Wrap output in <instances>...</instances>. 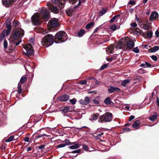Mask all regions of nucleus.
<instances>
[{
  "label": "nucleus",
  "mask_w": 159,
  "mask_h": 159,
  "mask_svg": "<svg viewBox=\"0 0 159 159\" xmlns=\"http://www.w3.org/2000/svg\"><path fill=\"white\" fill-rule=\"evenodd\" d=\"M40 14L39 16L38 13H35L32 16V21L33 25H40L42 23V21L40 19V16L45 21H48L50 18V13L46 9H42Z\"/></svg>",
  "instance_id": "f257e3e1"
},
{
  "label": "nucleus",
  "mask_w": 159,
  "mask_h": 159,
  "mask_svg": "<svg viewBox=\"0 0 159 159\" xmlns=\"http://www.w3.org/2000/svg\"><path fill=\"white\" fill-rule=\"evenodd\" d=\"M123 45H124L123 47L124 49L125 48L126 49L130 50L134 46V43L132 39H129L128 40L124 39L123 41H120L117 45V46L120 48H121L120 46L123 47Z\"/></svg>",
  "instance_id": "f03ea898"
},
{
  "label": "nucleus",
  "mask_w": 159,
  "mask_h": 159,
  "mask_svg": "<svg viewBox=\"0 0 159 159\" xmlns=\"http://www.w3.org/2000/svg\"><path fill=\"white\" fill-rule=\"evenodd\" d=\"M54 42L56 43L64 42L67 39L66 34L63 31H58L54 37Z\"/></svg>",
  "instance_id": "7ed1b4c3"
},
{
  "label": "nucleus",
  "mask_w": 159,
  "mask_h": 159,
  "mask_svg": "<svg viewBox=\"0 0 159 159\" xmlns=\"http://www.w3.org/2000/svg\"><path fill=\"white\" fill-rule=\"evenodd\" d=\"M54 41V37L53 35L48 34L45 36L42 39L41 44L46 47H48L52 45Z\"/></svg>",
  "instance_id": "20e7f679"
},
{
  "label": "nucleus",
  "mask_w": 159,
  "mask_h": 159,
  "mask_svg": "<svg viewBox=\"0 0 159 159\" xmlns=\"http://www.w3.org/2000/svg\"><path fill=\"white\" fill-rule=\"evenodd\" d=\"M24 34V31L20 28H18L14 31L11 35L9 39L14 41H17L20 37H22Z\"/></svg>",
  "instance_id": "39448f33"
},
{
  "label": "nucleus",
  "mask_w": 159,
  "mask_h": 159,
  "mask_svg": "<svg viewBox=\"0 0 159 159\" xmlns=\"http://www.w3.org/2000/svg\"><path fill=\"white\" fill-rule=\"evenodd\" d=\"M48 30L50 31H54L58 27V20L55 18H52L49 21L48 24Z\"/></svg>",
  "instance_id": "423d86ee"
},
{
  "label": "nucleus",
  "mask_w": 159,
  "mask_h": 159,
  "mask_svg": "<svg viewBox=\"0 0 159 159\" xmlns=\"http://www.w3.org/2000/svg\"><path fill=\"white\" fill-rule=\"evenodd\" d=\"M9 43L7 51L8 52L11 53L16 51V47L19 44L21 43V41L19 40V41L16 42V41L13 40L11 39H9Z\"/></svg>",
  "instance_id": "0eeeda50"
},
{
  "label": "nucleus",
  "mask_w": 159,
  "mask_h": 159,
  "mask_svg": "<svg viewBox=\"0 0 159 159\" xmlns=\"http://www.w3.org/2000/svg\"><path fill=\"white\" fill-rule=\"evenodd\" d=\"M112 115L110 113H106L100 116L98 121L101 123L110 121L112 119Z\"/></svg>",
  "instance_id": "6e6552de"
},
{
  "label": "nucleus",
  "mask_w": 159,
  "mask_h": 159,
  "mask_svg": "<svg viewBox=\"0 0 159 159\" xmlns=\"http://www.w3.org/2000/svg\"><path fill=\"white\" fill-rule=\"evenodd\" d=\"M47 6L49 10H51V11L54 13L57 14L59 12V10L58 8L57 7L52 5L51 2H48L47 3Z\"/></svg>",
  "instance_id": "1a4fd4ad"
},
{
  "label": "nucleus",
  "mask_w": 159,
  "mask_h": 159,
  "mask_svg": "<svg viewBox=\"0 0 159 159\" xmlns=\"http://www.w3.org/2000/svg\"><path fill=\"white\" fill-rule=\"evenodd\" d=\"M27 80V78L23 76H22L18 84L17 88L18 89V93L20 94L22 92L21 84H24Z\"/></svg>",
  "instance_id": "9d476101"
},
{
  "label": "nucleus",
  "mask_w": 159,
  "mask_h": 159,
  "mask_svg": "<svg viewBox=\"0 0 159 159\" xmlns=\"http://www.w3.org/2000/svg\"><path fill=\"white\" fill-rule=\"evenodd\" d=\"M11 23L10 20L6 21V27L7 29L6 31H5L4 33H6V35L7 36H8L10 34V31L11 29Z\"/></svg>",
  "instance_id": "9b49d317"
},
{
  "label": "nucleus",
  "mask_w": 159,
  "mask_h": 159,
  "mask_svg": "<svg viewBox=\"0 0 159 159\" xmlns=\"http://www.w3.org/2000/svg\"><path fill=\"white\" fill-rule=\"evenodd\" d=\"M121 89L116 87H113L111 85H110L108 89V92L109 93H112L115 92H120Z\"/></svg>",
  "instance_id": "f8f14e48"
},
{
  "label": "nucleus",
  "mask_w": 159,
  "mask_h": 159,
  "mask_svg": "<svg viewBox=\"0 0 159 159\" xmlns=\"http://www.w3.org/2000/svg\"><path fill=\"white\" fill-rule=\"evenodd\" d=\"M52 3L54 4H59V7L61 8H63L64 7V0H51Z\"/></svg>",
  "instance_id": "ddd939ff"
},
{
  "label": "nucleus",
  "mask_w": 159,
  "mask_h": 159,
  "mask_svg": "<svg viewBox=\"0 0 159 159\" xmlns=\"http://www.w3.org/2000/svg\"><path fill=\"white\" fill-rule=\"evenodd\" d=\"M2 4L6 7H8L14 2V0H2Z\"/></svg>",
  "instance_id": "4468645a"
},
{
  "label": "nucleus",
  "mask_w": 159,
  "mask_h": 159,
  "mask_svg": "<svg viewBox=\"0 0 159 159\" xmlns=\"http://www.w3.org/2000/svg\"><path fill=\"white\" fill-rule=\"evenodd\" d=\"M158 17V14L156 11H154L151 13L150 16L149 20L150 21H153L156 20Z\"/></svg>",
  "instance_id": "2eb2a0df"
},
{
  "label": "nucleus",
  "mask_w": 159,
  "mask_h": 159,
  "mask_svg": "<svg viewBox=\"0 0 159 159\" xmlns=\"http://www.w3.org/2000/svg\"><path fill=\"white\" fill-rule=\"evenodd\" d=\"M24 48L26 50V55L28 56H30L34 53L33 48H28V46H25Z\"/></svg>",
  "instance_id": "dca6fc26"
},
{
  "label": "nucleus",
  "mask_w": 159,
  "mask_h": 159,
  "mask_svg": "<svg viewBox=\"0 0 159 159\" xmlns=\"http://www.w3.org/2000/svg\"><path fill=\"white\" fill-rule=\"evenodd\" d=\"M70 98V96L67 94H64L58 98V99L61 101L66 102Z\"/></svg>",
  "instance_id": "f3484780"
},
{
  "label": "nucleus",
  "mask_w": 159,
  "mask_h": 159,
  "mask_svg": "<svg viewBox=\"0 0 159 159\" xmlns=\"http://www.w3.org/2000/svg\"><path fill=\"white\" fill-rule=\"evenodd\" d=\"M89 98L87 96L86 97L84 100L81 99L79 101V102L82 105H86L90 102Z\"/></svg>",
  "instance_id": "a211bd4d"
},
{
  "label": "nucleus",
  "mask_w": 159,
  "mask_h": 159,
  "mask_svg": "<svg viewBox=\"0 0 159 159\" xmlns=\"http://www.w3.org/2000/svg\"><path fill=\"white\" fill-rule=\"evenodd\" d=\"M152 32L151 31H148L147 34H145L143 32H142V33L143 36L145 38H151L152 36Z\"/></svg>",
  "instance_id": "6ab92c4d"
},
{
  "label": "nucleus",
  "mask_w": 159,
  "mask_h": 159,
  "mask_svg": "<svg viewBox=\"0 0 159 159\" xmlns=\"http://www.w3.org/2000/svg\"><path fill=\"white\" fill-rule=\"evenodd\" d=\"M141 124V122L139 120H137L134 122L132 125V127L136 129H138L139 128V126Z\"/></svg>",
  "instance_id": "aec40b11"
},
{
  "label": "nucleus",
  "mask_w": 159,
  "mask_h": 159,
  "mask_svg": "<svg viewBox=\"0 0 159 159\" xmlns=\"http://www.w3.org/2000/svg\"><path fill=\"white\" fill-rule=\"evenodd\" d=\"M104 103L106 105H113L114 103L111 101V98L109 97L107 98L104 101Z\"/></svg>",
  "instance_id": "412c9836"
},
{
  "label": "nucleus",
  "mask_w": 159,
  "mask_h": 159,
  "mask_svg": "<svg viewBox=\"0 0 159 159\" xmlns=\"http://www.w3.org/2000/svg\"><path fill=\"white\" fill-rule=\"evenodd\" d=\"M72 108V107L70 106L65 107L62 110V113H66L67 112H72V110H70V109Z\"/></svg>",
  "instance_id": "4be33fe9"
},
{
  "label": "nucleus",
  "mask_w": 159,
  "mask_h": 159,
  "mask_svg": "<svg viewBox=\"0 0 159 159\" xmlns=\"http://www.w3.org/2000/svg\"><path fill=\"white\" fill-rule=\"evenodd\" d=\"M114 47L113 46H109L107 48L106 51L107 52L113 53L114 51Z\"/></svg>",
  "instance_id": "5701e85b"
},
{
  "label": "nucleus",
  "mask_w": 159,
  "mask_h": 159,
  "mask_svg": "<svg viewBox=\"0 0 159 159\" xmlns=\"http://www.w3.org/2000/svg\"><path fill=\"white\" fill-rule=\"evenodd\" d=\"M159 49V47L158 46H155L148 49V50L151 52H154L157 51Z\"/></svg>",
  "instance_id": "b1692460"
},
{
  "label": "nucleus",
  "mask_w": 159,
  "mask_h": 159,
  "mask_svg": "<svg viewBox=\"0 0 159 159\" xmlns=\"http://www.w3.org/2000/svg\"><path fill=\"white\" fill-rule=\"evenodd\" d=\"M107 8H102V10L99 12V16H102L104 15L107 12Z\"/></svg>",
  "instance_id": "393cba45"
},
{
  "label": "nucleus",
  "mask_w": 159,
  "mask_h": 159,
  "mask_svg": "<svg viewBox=\"0 0 159 159\" xmlns=\"http://www.w3.org/2000/svg\"><path fill=\"white\" fill-rule=\"evenodd\" d=\"M74 144V145H72V146H70L69 147V148H70L71 149H77V148H79L80 147V145H79V143H75Z\"/></svg>",
  "instance_id": "a878e982"
},
{
  "label": "nucleus",
  "mask_w": 159,
  "mask_h": 159,
  "mask_svg": "<svg viewBox=\"0 0 159 159\" xmlns=\"http://www.w3.org/2000/svg\"><path fill=\"white\" fill-rule=\"evenodd\" d=\"M130 82V80L129 79L125 80L123 81L121 83V85L125 87H126L127 86V84Z\"/></svg>",
  "instance_id": "bb28decb"
},
{
  "label": "nucleus",
  "mask_w": 159,
  "mask_h": 159,
  "mask_svg": "<svg viewBox=\"0 0 159 159\" xmlns=\"http://www.w3.org/2000/svg\"><path fill=\"white\" fill-rule=\"evenodd\" d=\"M85 32V30L84 29H81L78 32V35L79 37L82 36Z\"/></svg>",
  "instance_id": "cd10ccee"
},
{
  "label": "nucleus",
  "mask_w": 159,
  "mask_h": 159,
  "mask_svg": "<svg viewBox=\"0 0 159 159\" xmlns=\"http://www.w3.org/2000/svg\"><path fill=\"white\" fill-rule=\"evenodd\" d=\"M94 25V22L93 21L91 22L86 25L85 28L87 29L90 28Z\"/></svg>",
  "instance_id": "c85d7f7f"
},
{
  "label": "nucleus",
  "mask_w": 159,
  "mask_h": 159,
  "mask_svg": "<svg viewBox=\"0 0 159 159\" xmlns=\"http://www.w3.org/2000/svg\"><path fill=\"white\" fill-rule=\"evenodd\" d=\"M65 144L66 145H73L75 142H70V140L68 139H66L65 141Z\"/></svg>",
  "instance_id": "c756f323"
},
{
  "label": "nucleus",
  "mask_w": 159,
  "mask_h": 159,
  "mask_svg": "<svg viewBox=\"0 0 159 159\" xmlns=\"http://www.w3.org/2000/svg\"><path fill=\"white\" fill-rule=\"evenodd\" d=\"M120 26L117 27L115 24L111 25L110 27V29L113 31H115L117 29H119Z\"/></svg>",
  "instance_id": "7c9ffc66"
},
{
  "label": "nucleus",
  "mask_w": 159,
  "mask_h": 159,
  "mask_svg": "<svg viewBox=\"0 0 159 159\" xmlns=\"http://www.w3.org/2000/svg\"><path fill=\"white\" fill-rule=\"evenodd\" d=\"M157 115H154L149 117V119L152 121H153L157 118Z\"/></svg>",
  "instance_id": "2f4dec72"
},
{
  "label": "nucleus",
  "mask_w": 159,
  "mask_h": 159,
  "mask_svg": "<svg viewBox=\"0 0 159 159\" xmlns=\"http://www.w3.org/2000/svg\"><path fill=\"white\" fill-rule=\"evenodd\" d=\"M3 45L5 50L8 49V43L6 39H5L4 41Z\"/></svg>",
  "instance_id": "473e14b6"
},
{
  "label": "nucleus",
  "mask_w": 159,
  "mask_h": 159,
  "mask_svg": "<svg viewBox=\"0 0 159 159\" xmlns=\"http://www.w3.org/2000/svg\"><path fill=\"white\" fill-rule=\"evenodd\" d=\"M99 116V114L98 113L93 114L92 116L93 120H96Z\"/></svg>",
  "instance_id": "72a5a7b5"
},
{
  "label": "nucleus",
  "mask_w": 159,
  "mask_h": 159,
  "mask_svg": "<svg viewBox=\"0 0 159 159\" xmlns=\"http://www.w3.org/2000/svg\"><path fill=\"white\" fill-rule=\"evenodd\" d=\"M122 131L123 132H129L130 131L131 129L130 128L128 127H124L122 129Z\"/></svg>",
  "instance_id": "f704fd0d"
},
{
  "label": "nucleus",
  "mask_w": 159,
  "mask_h": 159,
  "mask_svg": "<svg viewBox=\"0 0 159 159\" xmlns=\"http://www.w3.org/2000/svg\"><path fill=\"white\" fill-rule=\"evenodd\" d=\"M13 24L15 27H17L19 26L20 23L17 20H14L13 21Z\"/></svg>",
  "instance_id": "c9c22d12"
},
{
  "label": "nucleus",
  "mask_w": 159,
  "mask_h": 159,
  "mask_svg": "<svg viewBox=\"0 0 159 159\" xmlns=\"http://www.w3.org/2000/svg\"><path fill=\"white\" fill-rule=\"evenodd\" d=\"M149 23H147L143 25V28L145 30H148L149 29Z\"/></svg>",
  "instance_id": "e433bc0d"
},
{
  "label": "nucleus",
  "mask_w": 159,
  "mask_h": 159,
  "mask_svg": "<svg viewBox=\"0 0 159 159\" xmlns=\"http://www.w3.org/2000/svg\"><path fill=\"white\" fill-rule=\"evenodd\" d=\"M81 152V150L80 149H78L77 150H74L72 151L71 152H69V153H80Z\"/></svg>",
  "instance_id": "4c0bfd02"
},
{
  "label": "nucleus",
  "mask_w": 159,
  "mask_h": 159,
  "mask_svg": "<svg viewBox=\"0 0 159 159\" xmlns=\"http://www.w3.org/2000/svg\"><path fill=\"white\" fill-rule=\"evenodd\" d=\"M66 13L67 15L69 16H70L72 15V11L70 10H68L67 11H66Z\"/></svg>",
  "instance_id": "58836bf2"
},
{
  "label": "nucleus",
  "mask_w": 159,
  "mask_h": 159,
  "mask_svg": "<svg viewBox=\"0 0 159 159\" xmlns=\"http://www.w3.org/2000/svg\"><path fill=\"white\" fill-rule=\"evenodd\" d=\"M133 51L136 53H138L140 52V50L138 48V47H136L133 48Z\"/></svg>",
  "instance_id": "ea45409f"
},
{
  "label": "nucleus",
  "mask_w": 159,
  "mask_h": 159,
  "mask_svg": "<svg viewBox=\"0 0 159 159\" xmlns=\"http://www.w3.org/2000/svg\"><path fill=\"white\" fill-rule=\"evenodd\" d=\"M76 101L77 100L75 98H74L70 100V102H71L72 104L73 105L75 104Z\"/></svg>",
  "instance_id": "a19ab883"
},
{
  "label": "nucleus",
  "mask_w": 159,
  "mask_h": 159,
  "mask_svg": "<svg viewBox=\"0 0 159 159\" xmlns=\"http://www.w3.org/2000/svg\"><path fill=\"white\" fill-rule=\"evenodd\" d=\"M14 138V136L11 135L9 138L8 139L6 140V142H11L13 140V139Z\"/></svg>",
  "instance_id": "79ce46f5"
},
{
  "label": "nucleus",
  "mask_w": 159,
  "mask_h": 159,
  "mask_svg": "<svg viewBox=\"0 0 159 159\" xmlns=\"http://www.w3.org/2000/svg\"><path fill=\"white\" fill-rule=\"evenodd\" d=\"M108 67V65L107 64H104L102 66H101V67L100 69L101 70H103L104 69H105L107 68Z\"/></svg>",
  "instance_id": "37998d69"
},
{
  "label": "nucleus",
  "mask_w": 159,
  "mask_h": 159,
  "mask_svg": "<svg viewBox=\"0 0 159 159\" xmlns=\"http://www.w3.org/2000/svg\"><path fill=\"white\" fill-rule=\"evenodd\" d=\"M87 81L86 80H84L80 81L79 82V84H84L87 83Z\"/></svg>",
  "instance_id": "c03bdc74"
},
{
  "label": "nucleus",
  "mask_w": 159,
  "mask_h": 159,
  "mask_svg": "<svg viewBox=\"0 0 159 159\" xmlns=\"http://www.w3.org/2000/svg\"><path fill=\"white\" fill-rule=\"evenodd\" d=\"M77 1L78 0H69V2L72 4H75Z\"/></svg>",
  "instance_id": "a18cd8bd"
},
{
  "label": "nucleus",
  "mask_w": 159,
  "mask_h": 159,
  "mask_svg": "<svg viewBox=\"0 0 159 159\" xmlns=\"http://www.w3.org/2000/svg\"><path fill=\"white\" fill-rule=\"evenodd\" d=\"M66 145L65 143H61L57 146V148H61L65 147Z\"/></svg>",
  "instance_id": "49530a36"
},
{
  "label": "nucleus",
  "mask_w": 159,
  "mask_h": 159,
  "mask_svg": "<svg viewBox=\"0 0 159 159\" xmlns=\"http://www.w3.org/2000/svg\"><path fill=\"white\" fill-rule=\"evenodd\" d=\"M151 58L154 61H157V57L155 55H152L151 56Z\"/></svg>",
  "instance_id": "de8ad7c7"
},
{
  "label": "nucleus",
  "mask_w": 159,
  "mask_h": 159,
  "mask_svg": "<svg viewBox=\"0 0 159 159\" xmlns=\"http://www.w3.org/2000/svg\"><path fill=\"white\" fill-rule=\"evenodd\" d=\"M145 66H146L147 67H153V66H152V65L151 64H150L148 63V62H146V61L145 62Z\"/></svg>",
  "instance_id": "09e8293b"
},
{
  "label": "nucleus",
  "mask_w": 159,
  "mask_h": 159,
  "mask_svg": "<svg viewBox=\"0 0 159 159\" xmlns=\"http://www.w3.org/2000/svg\"><path fill=\"white\" fill-rule=\"evenodd\" d=\"M139 72L141 73H143L146 72V71L145 70L143 69V68L140 69L139 70Z\"/></svg>",
  "instance_id": "8fccbe9b"
},
{
  "label": "nucleus",
  "mask_w": 159,
  "mask_h": 159,
  "mask_svg": "<svg viewBox=\"0 0 159 159\" xmlns=\"http://www.w3.org/2000/svg\"><path fill=\"white\" fill-rule=\"evenodd\" d=\"M135 4V2L134 0H130L128 4L131 5H133Z\"/></svg>",
  "instance_id": "3c124183"
},
{
  "label": "nucleus",
  "mask_w": 159,
  "mask_h": 159,
  "mask_svg": "<svg viewBox=\"0 0 159 159\" xmlns=\"http://www.w3.org/2000/svg\"><path fill=\"white\" fill-rule=\"evenodd\" d=\"M93 102H94V104H99V102L96 99H94L93 100Z\"/></svg>",
  "instance_id": "603ef678"
},
{
  "label": "nucleus",
  "mask_w": 159,
  "mask_h": 159,
  "mask_svg": "<svg viewBox=\"0 0 159 159\" xmlns=\"http://www.w3.org/2000/svg\"><path fill=\"white\" fill-rule=\"evenodd\" d=\"M130 25L131 27H135L137 26V25L136 23L133 22L131 23Z\"/></svg>",
  "instance_id": "864d4df0"
},
{
  "label": "nucleus",
  "mask_w": 159,
  "mask_h": 159,
  "mask_svg": "<svg viewBox=\"0 0 159 159\" xmlns=\"http://www.w3.org/2000/svg\"><path fill=\"white\" fill-rule=\"evenodd\" d=\"M24 140L25 141L28 142L30 141V139L29 137H26L24 138Z\"/></svg>",
  "instance_id": "5fc2aeb1"
},
{
  "label": "nucleus",
  "mask_w": 159,
  "mask_h": 159,
  "mask_svg": "<svg viewBox=\"0 0 159 159\" xmlns=\"http://www.w3.org/2000/svg\"><path fill=\"white\" fill-rule=\"evenodd\" d=\"M45 136L44 134H40L38 135L35 136V138L37 139L39 138L40 137H43Z\"/></svg>",
  "instance_id": "6e6d98bb"
},
{
  "label": "nucleus",
  "mask_w": 159,
  "mask_h": 159,
  "mask_svg": "<svg viewBox=\"0 0 159 159\" xmlns=\"http://www.w3.org/2000/svg\"><path fill=\"white\" fill-rule=\"evenodd\" d=\"M135 118V116H134L132 115L130 116L129 119V121H131L133 120Z\"/></svg>",
  "instance_id": "4d7b16f0"
},
{
  "label": "nucleus",
  "mask_w": 159,
  "mask_h": 159,
  "mask_svg": "<svg viewBox=\"0 0 159 159\" xmlns=\"http://www.w3.org/2000/svg\"><path fill=\"white\" fill-rule=\"evenodd\" d=\"M117 16H114L110 20V22L111 23L113 22L115 19L116 18Z\"/></svg>",
  "instance_id": "13d9d810"
},
{
  "label": "nucleus",
  "mask_w": 159,
  "mask_h": 159,
  "mask_svg": "<svg viewBox=\"0 0 159 159\" xmlns=\"http://www.w3.org/2000/svg\"><path fill=\"white\" fill-rule=\"evenodd\" d=\"M83 148L86 151L89 150H88V147L87 145H84L83 146Z\"/></svg>",
  "instance_id": "bf43d9fd"
},
{
  "label": "nucleus",
  "mask_w": 159,
  "mask_h": 159,
  "mask_svg": "<svg viewBox=\"0 0 159 159\" xmlns=\"http://www.w3.org/2000/svg\"><path fill=\"white\" fill-rule=\"evenodd\" d=\"M5 36L4 35L0 36V43H1L4 39Z\"/></svg>",
  "instance_id": "052dcab7"
},
{
  "label": "nucleus",
  "mask_w": 159,
  "mask_h": 159,
  "mask_svg": "<svg viewBox=\"0 0 159 159\" xmlns=\"http://www.w3.org/2000/svg\"><path fill=\"white\" fill-rule=\"evenodd\" d=\"M157 105L158 107H159V98L157 97Z\"/></svg>",
  "instance_id": "680f3d73"
},
{
  "label": "nucleus",
  "mask_w": 159,
  "mask_h": 159,
  "mask_svg": "<svg viewBox=\"0 0 159 159\" xmlns=\"http://www.w3.org/2000/svg\"><path fill=\"white\" fill-rule=\"evenodd\" d=\"M106 60L108 61H111L113 60V58L112 57L110 58H107Z\"/></svg>",
  "instance_id": "e2e57ef3"
},
{
  "label": "nucleus",
  "mask_w": 159,
  "mask_h": 159,
  "mask_svg": "<svg viewBox=\"0 0 159 159\" xmlns=\"http://www.w3.org/2000/svg\"><path fill=\"white\" fill-rule=\"evenodd\" d=\"M155 34L156 35V36L157 37H159V31H158V30H156L155 32Z\"/></svg>",
  "instance_id": "0e129e2a"
},
{
  "label": "nucleus",
  "mask_w": 159,
  "mask_h": 159,
  "mask_svg": "<svg viewBox=\"0 0 159 159\" xmlns=\"http://www.w3.org/2000/svg\"><path fill=\"white\" fill-rule=\"evenodd\" d=\"M87 80H95V79L93 77H88L87 78Z\"/></svg>",
  "instance_id": "69168bd1"
},
{
  "label": "nucleus",
  "mask_w": 159,
  "mask_h": 159,
  "mask_svg": "<svg viewBox=\"0 0 159 159\" xmlns=\"http://www.w3.org/2000/svg\"><path fill=\"white\" fill-rule=\"evenodd\" d=\"M45 146L44 145H42L40 146H39L38 147L39 149H42L43 148H44L45 147Z\"/></svg>",
  "instance_id": "338daca9"
},
{
  "label": "nucleus",
  "mask_w": 159,
  "mask_h": 159,
  "mask_svg": "<svg viewBox=\"0 0 159 159\" xmlns=\"http://www.w3.org/2000/svg\"><path fill=\"white\" fill-rule=\"evenodd\" d=\"M31 149H32V148H31V147H29L27 148L26 151H27L28 152V151H31Z\"/></svg>",
  "instance_id": "774afa93"
}]
</instances>
